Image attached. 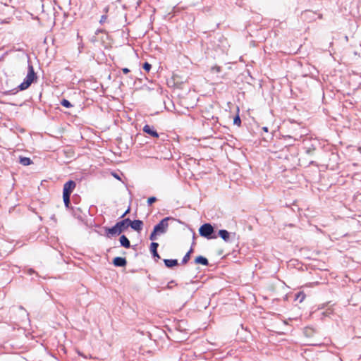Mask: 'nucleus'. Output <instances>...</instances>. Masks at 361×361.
Masks as SVG:
<instances>
[{
  "instance_id": "21",
  "label": "nucleus",
  "mask_w": 361,
  "mask_h": 361,
  "mask_svg": "<svg viewBox=\"0 0 361 361\" xmlns=\"http://www.w3.org/2000/svg\"><path fill=\"white\" fill-rule=\"evenodd\" d=\"M157 201V198L155 197H149L147 200V203L149 205H151L152 203Z\"/></svg>"
},
{
  "instance_id": "19",
  "label": "nucleus",
  "mask_w": 361,
  "mask_h": 361,
  "mask_svg": "<svg viewBox=\"0 0 361 361\" xmlns=\"http://www.w3.org/2000/svg\"><path fill=\"white\" fill-rule=\"evenodd\" d=\"M61 104L64 106V107H66V108H70L72 106V104H71V102L67 100V99H63L61 102Z\"/></svg>"
},
{
  "instance_id": "15",
  "label": "nucleus",
  "mask_w": 361,
  "mask_h": 361,
  "mask_svg": "<svg viewBox=\"0 0 361 361\" xmlns=\"http://www.w3.org/2000/svg\"><path fill=\"white\" fill-rule=\"evenodd\" d=\"M20 163L23 166H29L32 164V160L28 157H20Z\"/></svg>"
},
{
  "instance_id": "10",
  "label": "nucleus",
  "mask_w": 361,
  "mask_h": 361,
  "mask_svg": "<svg viewBox=\"0 0 361 361\" xmlns=\"http://www.w3.org/2000/svg\"><path fill=\"white\" fill-rule=\"evenodd\" d=\"M130 222V219H125L121 221L117 222L118 226L121 228V232L130 226L129 223Z\"/></svg>"
},
{
  "instance_id": "28",
  "label": "nucleus",
  "mask_w": 361,
  "mask_h": 361,
  "mask_svg": "<svg viewBox=\"0 0 361 361\" xmlns=\"http://www.w3.org/2000/svg\"><path fill=\"white\" fill-rule=\"evenodd\" d=\"M262 130L264 131V132H268V128L264 126L262 128Z\"/></svg>"
},
{
  "instance_id": "26",
  "label": "nucleus",
  "mask_w": 361,
  "mask_h": 361,
  "mask_svg": "<svg viewBox=\"0 0 361 361\" xmlns=\"http://www.w3.org/2000/svg\"><path fill=\"white\" fill-rule=\"evenodd\" d=\"M122 71L126 74L130 72V70L128 68H124L122 69Z\"/></svg>"
},
{
  "instance_id": "13",
  "label": "nucleus",
  "mask_w": 361,
  "mask_h": 361,
  "mask_svg": "<svg viewBox=\"0 0 361 361\" xmlns=\"http://www.w3.org/2000/svg\"><path fill=\"white\" fill-rule=\"evenodd\" d=\"M195 262L196 264H200L202 265H204V266H207L209 264V262H208V259L203 257V256H198L195 258Z\"/></svg>"
},
{
  "instance_id": "11",
  "label": "nucleus",
  "mask_w": 361,
  "mask_h": 361,
  "mask_svg": "<svg viewBox=\"0 0 361 361\" xmlns=\"http://www.w3.org/2000/svg\"><path fill=\"white\" fill-rule=\"evenodd\" d=\"M159 246V244L155 242H152L150 245V251L153 255L154 257L160 258L158 252H157V247Z\"/></svg>"
},
{
  "instance_id": "14",
  "label": "nucleus",
  "mask_w": 361,
  "mask_h": 361,
  "mask_svg": "<svg viewBox=\"0 0 361 361\" xmlns=\"http://www.w3.org/2000/svg\"><path fill=\"white\" fill-rule=\"evenodd\" d=\"M164 264L169 268H171L174 266L178 265L177 259H164Z\"/></svg>"
},
{
  "instance_id": "12",
  "label": "nucleus",
  "mask_w": 361,
  "mask_h": 361,
  "mask_svg": "<svg viewBox=\"0 0 361 361\" xmlns=\"http://www.w3.org/2000/svg\"><path fill=\"white\" fill-rule=\"evenodd\" d=\"M119 240H120V243H121V246H123L126 248H129L130 247V241L125 235H122L120 237Z\"/></svg>"
},
{
  "instance_id": "18",
  "label": "nucleus",
  "mask_w": 361,
  "mask_h": 361,
  "mask_svg": "<svg viewBox=\"0 0 361 361\" xmlns=\"http://www.w3.org/2000/svg\"><path fill=\"white\" fill-rule=\"evenodd\" d=\"M305 298V295L302 292H300L296 295V300H298L300 302H302Z\"/></svg>"
},
{
  "instance_id": "9",
  "label": "nucleus",
  "mask_w": 361,
  "mask_h": 361,
  "mask_svg": "<svg viewBox=\"0 0 361 361\" xmlns=\"http://www.w3.org/2000/svg\"><path fill=\"white\" fill-rule=\"evenodd\" d=\"M113 263L116 267H123L126 265L127 261L124 257H116L114 259Z\"/></svg>"
},
{
  "instance_id": "23",
  "label": "nucleus",
  "mask_w": 361,
  "mask_h": 361,
  "mask_svg": "<svg viewBox=\"0 0 361 361\" xmlns=\"http://www.w3.org/2000/svg\"><path fill=\"white\" fill-rule=\"evenodd\" d=\"M174 283V281H171L170 282L168 283L167 286H166V288L168 289H171L173 288V284Z\"/></svg>"
},
{
  "instance_id": "1",
  "label": "nucleus",
  "mask_w": 361,
  "mask_h": 361,
  "mask_svg": "<svg viewBox=\"0 0 361 361\" xmlns=\"http://www.w3.org/2000/svg\"><path fill=\"white\" fill-rule=\"evenodd\" d=\"M171 219H172V218L166 217L163 219L158 224H157L154 227L153 231L149 235V239L151 240H155L157 239V235L166 233L169 227L168 221Z\"/></svg>"
},
{
  "instance_id": "6",
  "label": "nucleus",
  "mask_w": 361,
  "mask_h": 361,
  "mask_svg": "<svg viewBox=\"0 0 361 361\" xmlns=\"http://www.w3.org/2000/svg\"><path fill=\"white\" fill-rule=\"evenodd\" d=\"M130 226L136 231H140L142 228L143 222L141 220H134L129 223Z\"/></svg>"
},
{
  "instance_id": "17",
  "label": "nucleus",
  "mask_w": 361,
  "mask_h": 361,
  "mask_svg": "<svg viewBox=\"0 0 361 361\" xmlns=\"http://www.w3.org/2000/svg\"><path fill=\"white\" fill-rule=\"evenodd\" d=\"M192 249H190L186 254L183 257V260H182V263L183 264H186L188 260L190 259V253L192 252Z\"/></svg>"
},
{
  "instance_id": "24",
  "label": "nucleus",
  "mask_w": 361,
  "mask_h": 361,
  "mask_svg": "<svg viewBox=\"0 0 361 361\" xmlns=\"http://www.w3.org/2000/svg\"><path fill=\"white\" fill-rule=\"evenodd\" d=\"M220 69H221V68L219 66H215V67L212 68V70L216 71V72H219Z\"/></svg>"
},
{
  "instance_id": "16",
  "label": "nucleus",
  "mask_w": 361,
  "mask_h": 361,
  "mask_svg": "<svg viewBox=\"0 0 361 361\" xmlns=\"http://www.w3.org/2000/svg\"><path fill=\"white\" fill-rule=\"evenodd\" d=\"M70 196L71 195H63V199L64 204H65L66 207H67V208L69 207L70 204H71Z\"/></svg>"
},
{
  "instance_id": "7",
  "label": "nucleus",
  "mask_w": 361,
  "mask_h": 361,
  "mask_svg": "<svg viewBox=\"0 0 361 361\" xmlns=\"http://www.w3.org/2000/svg\"><path fill=\"white\" fill-rule=\"evenodd\" d=\"M106 231L108 234L111 235H119L122 233L121 228H119L117 223L113 227L106 228Z\"/></svg>"
},
{
  "instance_id": "3",
  "label": "nucleus",
  "mask_w": 361,
  "mask_h": 361,
  "mask_svg": "<svg viewBox=\"0 0 361 361\" xmlns=\"http://www.w3.org/2000/svg\"><path fill=\"white\" fill-rule=\"evenodd\" d=\"M214 233V228L212 224L207 223L204 224L199 228V233L201 236L207 239H215L217 238L216 235H213Z\"/></svg>"
},
{
  "instance_id": "25",
  "label": "nucleus",
  "mask_w": 361,
  "mask_h": 361,
  "mask_svg": "<svg viewBox=\"0 0 361 361\" xmlns=\"http://www.w3.org/2000/svg\"><path fill=\"white\" fill-rule=\"evenodd\" d=\"M130 212V208H128L121 216V218H123L128 212Z\"/></svg>"
},
{
  "instance_id": "27",
  "label": "nucleus",
  "mask_w": 361,
  "mask_h": 361,
  "mask_svg": "<svg viewBox=\"0 0 361 361\" xmlns=\"http://www.w3.org/2000/svg\"><path fill=\"white\" fill-rule=\"evenodd\" d=\"M106 19V17L105 16H102L101 18V20H100V23H102L104 22H105Z\"/></svg>"
},
{
  "instance_id": "2",
  "label": "nucleus",
  "mask_w": 361,
  "mask_h": 361,
  "mask_svg": "<svg viewBox=\"0 0 361 361\" xmlns=\"http://www.w3.org/2000/svg\"><path fill=\"white\" fill-rule=\"evenodd\" d=\"M37 78L36 74L34 71V68L32 64L28 63V71L27 74L24 79L23 82L18 86L20 90H25L27 89L34 80Z\"/></svg>"
},
{
  "instance_id": "8",
  "label": "nucleus",
  "mask_w": 361,
  "mask_h": 361,
  "mask_svg": "<svg viewBox=\"0 0 361 361\" xmlns=\"http://www.w3.org/2000/svg\"><path fill=\"white\" fill-rule=\"evenodd\" d=\"M219 235L226 243L231 242V234L226 230H219Z\"/></svg>"
},
{
  "instance_id": "4",
  "label": "nucleus",
  "mask_w": 361,
  "mask_h": 361,
  "mask_svg": "<svg viewBox=\"0 0 361 361\" xmlns=\"http://www.w3.org/2000/svg\"><path fill=\"white\" fill-rule=\"evenodd\" d=\"M76 186V183L73 180H68L63 185V195H71L73 190Z\"/></svg>"
},
{
  "instance_id": "22",
  "label": "nucleus",
  "mask_w": 361,
  "mask_h": 361,
  "mask_svg": "<svg viewBox=\"0 0 361 361\" xmlns=\"http://www.w3.org/2000/svg\"><path fill=\"white\" fill-rule=\"evenodd\" d=\"M233 123L235 125H238V126H240V123H241V121H240V118L238 116H237L234 120H233Z\"/></svg>"
},
{
  "instance_id": "5",
  "label": "nucleus",
  "mask_w": 361,
  "mask_h": 361,
  "mask_svg": "<svg viewBox=\"0 0 361 361\" xmlns=\"http://www.w3.org/2000/svg\"><path fill=\"white\" fill-rule=\"evenodd\" d=\"M143 131L145 133L150 135L153 137H159L158 133L154 130L153 126H150L149 125H145L143 127Z\"/></svg>"
},
{
  "instance_id": "20",
  "label": "nucleus",
  "mask_w": 361,
  "mask_h": 361,
  "mask_svg": "<svg viewBox=\"0 0 361 361\" xmlns=\"http://www.w3.org/2000/svg\"><path fill=\"white\" fill-rule=\"evenodd\" d=\"M143 69L146 71H149L151 68H152V66L151 64H149V63L147 62H145L144 64H143Z\"/></svg>"
}]
</instances>
